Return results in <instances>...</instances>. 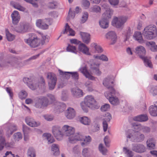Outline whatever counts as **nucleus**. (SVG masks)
<instances>
[{"instance_id":"f257e3e1","label":"nucleus","mask_w":157,"mask_h":157,"mask_svg":"<svg viewBox=\"0 0 157 157\" xmlns=\"http://www.w3.org/2000/svg\"><path fill=\"white\" fill-rule=\"evenodd\" d=\"M80 105L82 109L85 112L88 111L87 107L93 109H98L99 107L94 97L91 95L86 96L84 101L82 102Z\"/></svg>"},{"instance_id":"f03ea898","label":"nucleus","mask_w":157,"mask_h":157,"mask_svg":"<svg viewBox=\"0 0 157 157\" xmlns=\"http://www.w3.org/2000/svg\"><path fill=\"white\" fill-rule=\"evenodd\" d=\"M102 7L105 12L102 14L103 18L99 21V25L101 28L106 29L108 27V21L111 18L113 12L106 4H103Z\"/></svg>"},{"instance_id":"7ed1b4c3","label":"nucleus","mask_w":157,"mask_h":157,"mask_svg":"<svg viewBox=\"0 0 157 157\" xmlns=\"http://www.w3.org/2000/svg\"><path fill=\"white\" fill-rule=\"evenodd\" d=\"M134 52L142 59L145 66L151 68H152V65L151 61L147 57L145 56L146 52L144 47L141 45L138 46L135 48Z\"/></svg>"},{"instance_id":"20e7f679","label":"nucleus","mask_w":157,"mask_h":157,"mask_svg":"<svg viewBox=\"0 0 157 157\" xmlns=\"http://www.w3.org/2000/svg\"><path fill=\"white\" fill-rule=\"evenodd\" d=\"M23 80L24 83H26L29 87L32 90H35L38 86L44 87L45 84L44 80L43 77L40 78L39 84L38 85L36 84V81L33 78H28L25 77Z\"/></svg>"},{"instance_id":"39448f33","label":"nucleus","mask_w":157,"mask_h":157,"mask_svg":"<svg viewBox=\"0 0 157 157\" xmlns=\"http://www.w3.org/2000/svg\"><path fill=\"white\" fill-rule=\"evenodd\" d=\"M75 129L67 125H65L63 126V136L66 135L69 137L68 140L69 142L71 143H75V141L72 142L70 140L75 139L77 138L76 136L79 133L74 134Z\"/></svg>"},{"instance_id":"423d86ee","label":"nucleus","mask_w":157,"mask_h":157,"mask_svg":"<svg viewBox=\"0 0 157 157\" xmlns=\"http://www.w3.org/2000/svg\"><path fill=\"white\" fill-rule=\"evenodd\" d=\"M22 66L21 62L17 58H15L12 59L9 61L5 62L0 64V70L2 69L1 67H13L15 68H20Z\"/></svg>"},{"instance_id":"0eeeda50","label":"nucleus","mask_w":157,"mask_h":157,"mask_svg":"<svg viewBox=\"0 0 157 157\" xmlns=\"http://www.w3.org/2000/svg\"><path fill=\"white\" fill-rule=\"evenodd\" d=\"M128 20V17L125 16L115 17L113 19L112 24L113 26L117 28L122 29L124 24Z\"/></svg>"},{"instance_id":"6e6552de","label":"nucleus","mask_w":157,"mask_h":157,"mask_svg":"<svg viewBox=\"0 0 157 157\" xmlns=\"http://www.w3.org/2000/svg\"><path fill=\"white\" fill-rule=\"evenodd\" d=\"M127 138L130 139V140L134 142H141L145 139L144 135L138 132H134L128 135Z\"/></svg>"},{"instance_id":"1a4fd4ad","label":"nucleus","mask_w":157,"mask_h":157,"mask_svg":"<svg viewBox=\"0 0 157 157\" xmlns=\"http://www.w3.org/2000/svg\"><path fill=\"white\" fill-rule=\"evenodd\" d=\"M49 105V101L46 97L42 96L37 98L35 102V106L38 108H46Z\"/></svg>"},{"instance_id":"9d476101","label":"nucleus","mask_w":157,"mask_h":157,"mask_svg":"<svg viewBox=\"0 0 157 157\" xmlns=\"http://www.w3.org/2000/svg\"><path fill=\"white\" fill-rule=\"evenodd\" d=\"M29 37L25 40V42L31 47L35 48L39 46L40 44V40L33 33L29 34Z\"/></svg>"},{"instance_id":"9b49d317","label":"nucleus","mask_w":157,"mask_h":157,"mask_svg":"<svg viewBox=\"0 0 157 157\" xmlns=\"http://www.w3.org/2000/svg\"><path fill=\"white\" fill-rule=\"evenodd\" d=\"M116 91L114 89H112V91L106 92L105 93V97L109 99L111 104L114 105H117L119 103V101L117 98L114 97Z\"/></svg>"},{"instance_id":"f8f14e48","label":"nucleus","mask_w":157,"mask_h":157,"mask_svg":"<svg viewBox=\"0 0 157 157\" xmlns=\"http://www.w3.org/2000/svg\"><path fill=\"white\" fill-rule=\"evenodd\" d=\"M51 19L50 18L44 19H39L36 20V25L39 28L43 30L48 29L50 25Z\"/></svg>"},{"instance_id":"ddd939ff","label":"nucleus","mask_w":157,"mask_h":157,"mask_svg":"<svg viewBox=\"0 0 157 157\" xmlns=\"http://www.w3.org/2000/svg\"><path fill=\"white\" fill-rule=\"evenodd\" d=\"M63 126L62 128L58 125H55L52 127V132L56 139L60 140L63 138Z\"/></svg>"},{"instance_id":"4468645a","label":"nucleus","mask_w":157,"mask_h":157,"mask_svg":"<svg viewBox=\"0 0 157 157\" xmlns=\"http://www.w3.org/2000/svg\"><path fill=\"white\" fill-rule=\"evenodd\" d=\"M76 136L77 138L73 139V140L71 139L70 140L72 142H73L74 141H75L76 142L77 141H83L84 142L81 143V145L82 146L87 145L91 141V137L89 136H83L79 133Z\"/></svg>"},{"instance_id":"2eb2a0df","label":"nucleus","mask_w":157,"mask_h":157,"mask_svg":"<svg viewBox=\"0 0 157 157\" xmlns=\"http://www.w3.org/2000/svg\"><path fill=\"white\" fill-rule=\"evenodd\" d=\"M47 78L48 81V86L50 90H52L56 84L57 80L56 75L52 73H48L47 74Z\"/></svg>"},{"instance_id":"dca6fc26","label":"nucleus","mask_w":157,"mask_h":157,"mask_svg":"<svg viewBox=\"0 0 157 157\" xmlns=\"http://www.w3.org/2000/svg\"><path fill=\"white\" fill-rule=\"evenodd\" d=\"M88 66L91 70L97 75L99 76L101 74V72L99 68V64L90 61L88 63Z\"/></svg>"},{"instance_id":"f3484780","label":"nucleus","mask_w":157,"mask_h":157,"mask_svg":"<svg viewBox=\"0 0 157 157\" xmlns=\"http://www.w3.org/2000/svg\"><path fill=\"white\" fill-rule=\"evenodd\" d=\"M132 149L133 151L139 153L144 152L146 150L145 147L143 144H132Z\"/></svg>"},{"instance_id":"a211bd4d","label":"nucleus","mask_w":157,"mask_h":157,"mask_svg":"<svg viewBox=\"0 0 157 157\" xmlns=\"http://www.w3.org/2000/svg\"><path fill=\"white\" fill-rule=\"evenodd\" d=\"M54 110L58 113L63 112L66 109V105L63 103L59 102H55L53 105Z\"/></svg>"},{"instance_id":"6ab92c4d","label":"nucleus","mask_w":157,"mask_h":157,"mask_svg":"<svg viewBox=\"0 0 157 157\" xmlns=\"http://www.w3.org/2000/svg\"><path fill=\"white\" fill-rule=\"evenodd\" d=\"M147 29L146 27L144 29L143 32V34L145 38L147 39L151 40L152 39L157 36V34H155L147 30Z\"/></svg>"},{"instance_id":"aec40b11","label":"nucleus","mask_w":157,"mask_h":157,"mask_svg":"<svg viewBox=\"0 0 157 157\" xmlns=\"http://www.w3.org/2000/svg\"><path fill=\"white\" fill-rule=\"evenodd\" d=\"M106 38L111 40L110 44H114L117 39L116 33L113 31H110L108 32L106 35Z\"/></svg>"},{"instance_id":"412c9836","label":"nucleus","mask_w":157,"mask_h":157,"mask_svg":"<svg viewBox=\"0 0 157 157\" xmlns=\"http://www.w3.org/2000/svg\"><path fill=\"white\" fill-rule=\"evenodd\" d=\"M79 71L83 74L86 78L92 80H95V77L91 75L87 71L86 66L81 67L79 69Z\"/></svg>"},{"instance_id":"4be33fe9","label":"nucleus","mask_w":157,"mask_h":157,"mask_svg":"<svg viewBox=\"0 0 157 157\" xmlns=\"http://www.w3.org/2000/svg\"><path fill=\"white\" fill-rule=\"evenodd\" d=\"M25 121L27 124L32 127H37L40 124L39 122H36L33 119L29 117L25 118Z\"/></svg>"},{"instance_id":"5701e85b","label":"nucleus","mask_w":157,"mask_h":157,"mask_svg":"<svg viewBox=\"0 0 157 157\" xmlns=\"http://www.w3.org/2000/svg\"><path fill=\"white\" fill-rule=\"evenodd\" d=\"M78 49L80 52L84 54L87 55H91L89 51V48L84 44H80L78 45Z\"/></svg>"},{"instance_id":"b1692460","label":"nucleus","mask_w":157,"mask_h":157,"mask_svg":"<svg viewBox=\"0 0 157 157\" xmlns=\"http://www.w3.org/2000/svg\"><path fill=\"white\" fill-rule=\"evenodd\" d=\"M76 113L74 109L72 108L69 107L67 110L65 115L66 117L69 119H73L75 116Z\"/></svg>"},{"instance_id":"393cba45","label":"nucleus","mask_w":157,"mask_h":157,"mask_svg":"<svg viewBox=\"0 0 157 157\" xmlns=\"http://www.w3.org/2000/svg\"><path fill=\"white\" fill-rule=\"evenodd\" d=\"M80 35L83 42L88 44L90 41V35L87 33L80 32Z\"/></svg>"},{"instance_id":"a878e982","label":"nucleus","mask_w":157,"mask_h":157,"mask_svg":"<svg viewBox=\"0 0 157 157\" xmlns=\"http://www.w3.org/2000/svg\"><path fill=\"white\" fill-rule=\"evenodd\" d=\"M11 17L12 18L13 24L14 25L17 24L20 18L18 12L17 11H14L12 13Z\"/></svg>"},{"instance_id":"bb28decb","label":"nucleus","mask_w":157,"mask_h":157,"mask_svg":"<svg viewBox=\"0 0 157 157\" xmlns=\"http://www.w3.org/2000/svg\"><path fill=\"white\" fill-rule=\"evenodd\" d=\"M113 82L111 81L109 78H106L103 81V84L106 87L109 89V91H112V89H114L112 86H110L111 84H113Z\"/></svg>"},{"instance_id":"cd10ccee","label":"nucleus","mask_w":157,"mask_h":157,"mask_svg":"<svg viewBox=\"0 0 157 157\" xmlns=\"http://www.w3.org/2000/svg\"><path fill=\"white\" fill-rule=\"evenodd\" d=\"M72 94L76 97H80L84 95V93L82 90L77 88H73L71 90Z\"/></svg>"},{"instance_id":"c85d7f7f","label":"nucleus","mask_w":157,"mask_h":157,"mask_svg":"<svg viewBox=\"0 0 157 157\" xmlns=\"http://www.w3.org/2000/svg\"><path fill=\"white\" fill-rule=\"evenodd\" d=\"M11 27H12L11 29L12 30H15L19 33L26 32L29 29V26L27 25L16 27L14 28H13V26H12Z\"/></svg>"},{"instance_id":"c756f323","label":"nucleus","mask_w":157,"mask_h":157,"mask_svg":"<svg viewBox=\"0 0 157 157\" xmlns=\"http://www.w3.org/2000/svg\"><path fill=\"white\" fill-rule=\"evenodd\" d=\"M154 105H152L149 108L150 114L153 116H157V101L154 103Z\"/></svg>"},{"instance_id":"7c9ffc66","label":"nucleus","mask_w":157,"mask_h":157,"mask_svg":"<svg viewBox=\"0 0 157 157\" xmlns=\"http://www.w3.org/2000/svg\"><path fill=\"white\" fill-rule=\"evenodd\" d=\"M155 141L154 139L150 138L146 141L147 147L149 149H154L155 147Z\"/></svg>"},{"instance_id":"2f4dec72","label":"nucleus","mask_w":157,"mask_h":157,"mask_svg":"<svg viewBox=\"0 0 157 157\" xmlns=\"http://www.w3.org/2000/svg\"><path fill=\"white\" fill-rule=\"evenodd\" d=\"M134 39L139 43L142 44L144 42V40L143 38L141 33L140 32H136L133 35Z\"/></svg>"},{"instance_id":"473e14b6","label":"nucleus","mask_w":157,"mask_h":157,"mask_svg":"<svg viewBox=\"0 0 157 157\" xmlns=\"http://www.w3.org/2000/svg\"><path fill=\"white\" fill-rule=\"evenodd\" d=\"M10 4L14 8L19 11H24L25 10V8L21 6L19 3L17 2L12 1L11 2Z\"/></svg>"},{"instance_id":"72a5a7b5","label":"nucleus","mask_w":157,"mask_h":157,"mask_svg":"<svg viewBox=\"0 0 157 157\" xmlns=\"http://www.w3.org/2000/svg\"><path fill=\"white\" fill-rule=\"evenodd\" d=\"M17 130V126L14 124L10 125L6 129L7 134L8 136L12 135L13 132Z\"/></svg>"},{"instance_id":"f704fd0d","label":"nucleus","mask_w":157,"mask_h":157,"mask_svg":"<svg viewBox=\"0 0 157 157\" xmlns=\"http://www.w3.org/2000/svg\"><path fill=\"white\" fill-rule=\"evenodd\" d=\"M51 149L54 155H57L59 154V146L58 144H52L51 146Z\"/></svg>"},{"instance_id":"c9c22d12","label":"nucleus","mask_w":157,"mask_h":157,"mask_svg":"<svg viewBox=\"0 0 157 157\" xmlns=\"http://www.w3.org/2000/svg\"><path fill=\"white\" fill-rule=\"evenodd\" d=\"M134 120L140 122H144L148 120V117L146 114L141 115L134 118Z\"/></svg>"},{"instance_id":"e433bc0d","label":"nucleus","mask_w":157,"mask_h":157,"mask_svg":"<svg viewBox=\"0 0 157 157\" xmlns=\"http://www.w3.org/2000/svg\"><path fill=\"white\" fill-rule=\"evenodd\" d=\"M27 155L28 157H36V151L33 147H30L28 149Z\"/></svg>"},{"instance_id":"4c0bfd02","label":"nucleus","mask_w":157,"mask_h":157,"mask_svg":"<svg viewBox=\"0 0 157 157\" xmlns=\"http://www.w3.org/2000/svg\"><path fill=\"white\" fill-rule=\"evenodd\" d=\"M43 136L44 139L46 140L48 144H51L54 142V139L53 137L51 134L48 133H44L43 135Z\"/></svg>"},{"instance_id":"58836bf2","label":"nucleus","mask_w":157,"mask_h":157,"mask_svg":"<svg viewBox=\"0 0 157 157\" xmlns=\"http://www.w3.org/2000/svg\"><path fill=\"white\" fill-rule=\"evenodd\" d=\"M90 46L93 47L95 50V53H101L103 52V50L100 46L97 44L96 43H93L91 44Z\"/></svg>"},{"instance_id":"ea45409f","label":"nucleus","mask_w":157,"mask_h":157,"mask_svg":"<svg viewBox=\"0 0 157 157\" xmlns=\"http://www.w3.org/2000/svg\"><path fill=\"white\" fill-rule=\"evenodd\" d=\"M68 32L69 33V34H68V35L74 36L75 35V32L72 29L70 28L67 23H66L65 28L63 31V33L64 34L67 33Z\"/></svg>"},{"instance_id":"a19ab883","label":"nucleus","mask_w":157,"mask_h":157,"mask_svg":"<svg viewBox=\"0 0 157 157\" xmlns=\"http://www.w3.org/2000/svg\"><path fill=\"white\" fill-rule=\"evenodd\" d=\"M80 121L81 123L85 125H89L90 124L91 121L86 117H80Z\"/></svg>"},{"instance_id":"79ce46f5","label":"nucleus","mask_w":157,"mask_h":157,"mask_svg":"<svg viewBox=\"0 0 157 157\" xmlns=\"http://www.w3.org/2000/svg\"><path fill=\"white\" fill-rule=\"evenodd\" d=\"M59 71L60 75H61V77H62L63 78H66V79H69L71 76V72H63L61 70H59Z\"/></svg>"},{"instance_id":"37998d69","label":"nucleus","mask_w":157,"mask_h":157,"mask_svg":"<svg viewBox=\"0 0 157 157\" xmlns=\"http://www.w3.org/2000/svg\"><path fill=\"white\" fill-rule=\"evenodd\" d=\"M6 38L9 41H12L15 38V35L11 34L8 29H6Z\"/></svg>"},{"instance_id":"c03bdc74","label":"nucleus","mask_w":157,"mask_h":157,"mask_svg":"<svg viewBox=\"0 0 157 157\" xmlns=\"http://www.w3.org/2000/svg\"><path fill=\"white\" fill-rule=\"evenodd\" d=\"M100 152L103 155H106L108 152L107 149L103 146V144H100L98 147Z\"/></svg>"},{"instance_id":"a18cd8bd","label":"nucleus","mask_w":157,"mask_h":157,"mask_svg":"<svg viewBox=\"0 0 157 157\" xmlns=\"http://www.w3.org/2000/svg\"><path fill=\"white\" fill-rule=\"evenodd\" d=\"M67 51L75 53H77V50L75 46L68 44L67 48Z\"/></svg>"},{"instance_id":"49530a36","label":"nucleus","mask_w":157,"mask_h":157,"mask_svg":"<svg viewBox=\"0 0 157 157\" xmlns=\"http://www.w3.org/2000/svg\"><path fill=\"white\" fill-rule=\"evenodd\" d=\"M147 28V30L150 31L151 32L157 34V30L156 27L154 25H150L146 27Z\"/></svg>"},{"instance_id":"de8ad7c7","label":"nucleus","mask_w":157,"mask_h":157,"mask_svg":"<svg viewBox=\"0 0 157 157\" xmlns=\"http://www.w3.org/2000/svg\"><path fill=\"white\" fill-rule=\"evenodd\" d=\"M6 144L5 140L2 133H0V151L3 149Z\"/></svg>"},{"instance_id":"09e8293b","label":"nucleus","mask_w":157,"mask_h":157,"mask_svg":"<svg viewBox=\"0 0 157 157\" xmlns=\"http://www.w3.org/2000/svg\"><path fill=\"white\" fill-rule=\"evenodd\" d=\"M123 152L127 155L128 157H132L133 156V152L126 147L123 148Z\"/></svg>"},{"instance_id":"8fccbe9b","label":"nucleus","mask_w":157,"mask_h":157,"mask_svg":"<svg viewBox=\"0 0 157 157\" xmlns=\"http://www.w3.org/2000/svg\"><path fill=\"white\" fill-rule=\"evenodd\" d=\"M101 10V9L100 7L97 5H95L90 9V11L92 12L98 13L100 12Z\"/></svg>"},{"instance_id":"3c124183","label":"nucleus","mask_w":157,"mask_h":157,"mask_svg":"<svg viewBox=\"0 0 157 157\" xmlns=\"http://www.w3.org/2000/svg\"><path fill=\"white\" fill-rule=\"evenodd\" d=\"M150 93L153 96H155L157 95V86H153L151 87L150 90Z\"/></svg>"},{"instance_id":"603ef678","label":"nucleus","mask_w":157,"mask_h":157,"mask_svg":"<svg viewBox=\"0 0 157 157\" xmlns=\"http://www.w3.org/2000/svg\"><path fill=\"white\" fill-rule=\"evenodd\" d=\"M145 44L152 51V49L153 48L155 45V42L152 41H147L146 43Z\"/></svg>"},{"instance_id":"864d4df0","label":"nucleus","mask_w":157,"mask_h":157,"mask_svg":"<svg viewBox=\"0 0 157 157\" xmlns=\"http://www.w3.org/2000/svg\"><path fill=\"white\" fill-rule=\"evenodd\" d=\"M19 98L21 99H25L27 96V93L25 91L22 90L19 93Z\"/></svg>"},{"instance_id":"5fc2aeb1","label":"nucleus","mask_w":157,"mask_h":157,"mask_svg":"<svg viewBox=\"0 0 157 157\" xmlns=\"http://www.w3.org/2000/svg\"><path fill=\"white\" fill-rule=\"evenodd\" d=\"M23 131L24 135V139L25 140H27V138H26V136H27V135L29 132V128L26 125H23Z\"/></svg>"},{"instance_id":"6e6d98bb","label":"nucleus","mask_w":157,"mask_h":157,"mask_svg":"<svg viewBox=\"0 0 157 157\" xmlns=\"http://www.w3.org/2000/svg\"><path fill=\"white\" fill-rule=\"evenodd\" d=\"M14 138L16 141H18L22 138V135L20 132H17L14 134Z\"/></svg>"},{"instance_id":"4d7b16f0","label":"nucleus","mask_w":157,"mask_h":157,"mask_svg":"<svg viewBox=\"0 0 157 157\" xmlns=\"http://www.w3.org/2000/svg\"><path fill=\"white\" fill-rule=\"evenodd\" d=\"M88 17V14L87 12L84 13L82 15L80 20L81 23H83L87 20Z\"/></svg>"},{"instance_id":"13d9d810","label":"nucleus","mask_w":157,"mask_h":157,"mask_svg":"<svg viewBox=\"0 0 157 157\" xmlns=\"http://www.w3.org/2000/svg\"><path fill=\"white\" fill-rule=\"evenodd\" d=\"M82 4L83 7L85 9H87L89 7L90 3L87 0H82Z\"/></svg>"},{"instance_id":"bf43d9fd","label":"nucleus","mask_w":157,"mask_h":157,"mask_svg":"<svg viewBox=\"0 0 157 157\" xmlns=\"http://www.w3.org/2000/svg\"><path fill=\"white\" fill-rule=\"evenodd\" d=\"M57 2H49L48 4V7L50 9L55 8L57 6Z\"/></svg>"},{"instance_id":"052dcab7","label":"nucleus","mask_w":157,"mask_h":157,"mask_svg":"<svg viewBox=\"0 0 157 157\" xmlns=\"http://www.w3.org/2000/svg\"><path fill=\"white\" fill-rule=\"evenodd\" d=\"M72 78L75 80H77L79 78V75L77 72H71Z\"/></svg>"},{"instance_id":"680f3d73","label":"nucleus","mask_w":157,"mask_h":157,"mask_svg":"<svg viewBox=\"0 0 157 157\" xmlns=\"http://www.w3.org/2000/svg\"><path fill=\"white\" fill-rule=\"evenodd\" d=\"M43 117L45 120L49 121L53 120L54 117L53 116L49 115H44Z\"/></svg>"},{"instance_id":"e2e57ef3","label":"nucleus","mask_w":157,"mask_h":157,"mask_svg":"<svg viewBox=\"0 0 157 157\" xmlns=\"http://www.w3.org/2000/svg\"><path fill=\"white\" fill-rule=\"evenodd\" d=\"M112 118L111 116L109 113H106L105 114V117L103 121H105L106 122H109Z\"/></svg>"},{"instance_id":"0e129e2a","label":"nucleus","mask_w":157,"mask_h":157,"mask_svg":"<svg viewBox=\"0 0 157 157\" xmlns=\"http://www.w3.org/2000/svg\"><path fill=\"white\" fill-rule=\"evenodd\" d=\"M110 108L109 104H105L102 106L101 108V110L102 111H107Z\"/></svg>"},{"instance_id":"69168bd1","label":"nucleus","mask_w":157,"mask_h":157,"mask_svg":"<svg viewBox=\"0 0 157 157\" xmlns=\"http://www.w3.org/2000/svg\"><path fill=\"white\" fill-rule=\"evenodd\" d=\"M143 126L140 124H135L134 126V128L138 131H141L142 130Z\"/></svg>"},{"instance_id":"338daca9","label":"nucleus","mask_w":157,"mask_h":157,"mask_svg":"<svg viewBox=\"0 0 157 157\" xmlns=\"http://www.w3.org/2000/svg\"><path fill=\"white\" fill-rule=\"evenodd\" d=\"M42 39L41 41V43L42 45L45 43L48 42L49 41V37L47 36H43Z\"/></svg>"},{"instance_id":"774afa93","label":"nucleus","mask_w":157,"mask_h":157,"mask_svg":"<svg viewBox=\"0 0 157 157\" xmlns=\"http://www.w3.org/2000/svg\"><path fill=\"white\" fill-rule=\"evenodd\" d=\"M110 4L114 6L117 5L119 2V0H109Z\"/></svg>"}]
</instances>
